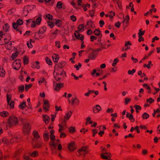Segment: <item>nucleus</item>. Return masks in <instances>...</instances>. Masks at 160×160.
Segmentation results:
<instances>
[{
	"instance_id": "f257e3e1",
	"label": "nucleus",
	"mask_w": 160,
	"mask_h": 160,
	"mask_svg": "<svg viewBox=\"0 0 160 160\" xmlns=\"http://www.w3.org/2000/svg\"><path fill=\"white\" fill-rule=\"evenodd\" d=\"M18 122V118L14 116H9L8 120V123L10 128L17 125Z\"/></svg>"
},
{
	"instance_id": "f03ea898",
	"label": "nucleus",
	"mask_w": 160,
	"mask_h": 160,
	"mask_svg": "<svg viewBox=\"0 0 160 160\" xmlns=\"http://www.w3.org/2000/svg\"><path fill=\"white\" fill-rule=\"evenodd\" d=\"M31 126L28 122L23 124L22 126V132L25 135H28L30 133L31 129Z\"/></svg>"
},
{
	"instance_id": "7ed1b4c3",
	"label": "nucleus",
	"mask_w": 160,
	"mask_h": 160,
	"mask_svg": "<svg viewBox=\"0 0 160 160\" xmlns=\"http://www.w3.org/2000/svg\"><path fill=\"white\" fill-rule=\"evenodd\" d=\"M21 60L19 59H16L13 62L12 66L13 68L16 70H18L21 67Z\"/></svg>"
},
{
	"instance_id": "20e7f679",
	"label": "nucleus",
	"mask_w": 160,
	"mask_h": 160,
	"mask_svg": "<svg viewBox=\"0 0 160 160\" xmlns=\"http://www.w3.org/2000/svg\"><path fill=\"white\" fill-rule=\"evenodd\" d=\"M83 152L84 157H85V154L88 153L89 150L87 147H83L79 149L78 151L77 155L78 156H80L81 155V153Z\"/></svg>"
},
{
	"instance_id": "39448f33",
	"label": "nucleus",
	"mask_w": 160,
	"mask_h": 160,
	"mask_svg": "<svg viewBox=\"0 0 160 160\" xmlns=\"http://www.w3.org/2000/svg\"><path fill=\"white\" fill-rule=\"evenodd\" d=\"M54 72V73H57V74H58V73H60L61 77H62L63 74H64L66 76V72L65 71H63V68L55 67Z\"/></svg>"
},
{
	"instance_id": "423d86ee",
	"label": "nucleus",
	"mask_w": 160,
	"mask_h": 160,
	"mask_svg": "<svg viewBox=\"0 0 160 160\" xmlns=\"http://www.w3.org/2000/svg\"><path fill=\"white\" fill-rule=\"evenodd\" d=\"M92 50V52L89 54L88 56V58H90L91 60L94 59L97 56L98 52H97L95 50H93L91 48H89Z\"/></svg>"
},
{
	"instance_id": "0eeeda50",
	"label": "nucleus",
	"mask_w": 160,
	"mask_h": 160,
	"mask_svg": "<svg viewBox=\"0 0 160 160\" xmlns=\"http://www.w3.org/2000/svg\"><path fill=\"white\" fill-rule=\"evenodd\" d=\"M68 149L70 151H73L77 149V147L74 142H72L68 144Z\"/></svg>"
},
{
	"instance_id": "6e6552de",
	"label": "nucleus",
	"mask_w": 160,
	"mask_h": 160,
	"mask_svg": "<svg viewBox=\"0 0 160 160\" xmlns=\"http://www.w3.org/2000/svg\"><path fill=\"white\" fill-rule=\"evenodd\" d=\"M50 107V104L49 101L47 100L44 101L43 102V109L45 110V111H48L49 110Z\"/></svg>"
},
{
	"instance_id": "1a4fd4ad",
	"label": "nucleus",
	"mask_w": 160,
	"mask_h": 160,
	"mask_svg": "<svg viewBox=\"0 0 160 160\" xmlns=\"http://www.w3.org/2000/svg\"><path fill=\"white\" fill-rule=\"evenodd\" d=\"M77 32H75L74 33V35L75 37L78 39L80 40L81 41H82L84 39V36L83 35L81 34L82 36L80 37V35L79 33H78V34H76Z\"/></svg>"
},
{
	"instance_id": "9d476101",
	"label": "nucleus",
	"mask_w": 160,
	"mask_h": 160,
	"mask_svg": "<svg viewBox=\"0 0 160 160\" xmlns=\"http://www.w3.org/2000/svg\"><path fill=\"white\" fill-rule=\"evenodd\" d=\"M42 116L43 117V121L46 124H48L50 120V117L47 115H43Z\"/></svg>"
},
{
	"instance_id": "9b49d317",
	"label": "nucleus",
	"mask_w": 160,
	"mask_h": 160,
	"mask_svg": "<svg viewBox=\"0 0 160 160\" xmlns=\"http://www.w3.org/2000/svg\"><path fill=\"white\" fill-rule=\"evenodd\" d=\"M63 83H58L56 84L55 88H54V90L57 91H59L60 90V89L62 88L63 87Z\"/></svg>"
},
{
	"instance_id": "f8f14e48",
	"label": "nucleus",
	"mask_w": 160,
	"mask_h": 160,
	"mask_svg": "<svg viewBox=\"0 0 160 160\" xmlns=\"http://www.w3.org/2000/svg\"><path fill=\"white\" fill-rule=\"evenodd\" d=\"M93 109L94 113H96L101 110V108L99 105H96L93 108Z\"/></svg>"
},
{
	"instance_id": "ddd939ff",
	"label": "nucleus",
	"mask_w": 160,
	"mask_h": 160,
	"mask_svg": "<svg viewBox=\"0 0 160 160\" xmlns=\"http://www.w3.org/2000/svg\"><path fill=\"white\" fill-rule=\"evenodd\" d=\"M6 72L3 69V67L2 66H0V77H4L5 76Z\"/></svg>"
},
{
	"instance_id": "4468645a",
	"label": "nucleus",
	"mask_w": 160,
	"mask_h": 160,
	"mask_svg": "<svg viewBox=\"0 0 160 160\" xmlns=\"http://www.w3.org/2000/svg\"><path fill=\"white\" fill-rule=\"evenodd\" d=\"M29 156V153H24L22 156L23 160H33Z\"/></svg>"
},
{
	"instance_id": "2eb2a0df",
	"label": "nucleus",
	"mask_w": 160,
	"mask_h": 160,
	"mask_svg": "<svg viewBox=\"0 0 160 160\" xmlns=\"http://www.w3.org/2000/svg\"><path fill=\"white\" fill-rule=\"evenodd\" d=\"M126 117L129 118V120H131L132 122L135 121V119L133 118V116L132 114H130L128 112H127Z\"/></svg>"
},
{
	"instance_id": "dca6fc26",
	"label": "nucleus",
	"mask_w": 160,
	"mask_h": 160,
	"mask_svg": "<svg viewBox=\"0 0 160 160\" xmlns=\"http://www.w3.org/2000/svg\"><path fill=\"white\" fill-rule=\"evenodd\" d=\"M72 114V112L71 111H69V112H68V113H67L66 114L65 116H64L63 122L65 123V125L66 124V121L65 120V118H66L67 120H68L69 118L70 117H71Z\"/></svg>"
},
{
	"instance_id": "f3484780",
	"label": "nucleus",
	"mask_w": 160,
	"mask_h": 160,
	"mask_svg": "<svg viewBox=\"0 0 160 160\" xmlns=\"http://www.w3.org/2000/svg\"><path fill=\"white\" fill-rule=\"evenodd\" d=\"M52 58L53 61L55 63H57L58 62L59 59V56L58 54H54L52 56Z\"/></svg>"
},
{
	"instance_id": "a211bd4d",
	"label": "nucleus",
	"mask_w": 160,
	"mask_h": 160,
	"mask_svg": "<svg viewBox=\"0 0 160 160\" xmlns=\"http://www.w3.org/2000/svg\"><path fill=\"white\" fill-rule=\"evenodd\" d=\"M4 44L6 45L5 47L7 49L10 50L12 47V43L11 42H9L8 41H5V43L3 44L2 45Z\"/></svg>"
},
{
	"instance_id": "6ab92c4d",
	"label": "nucleus",
	"mask_w": 160,
	"mask_h": 160,
	"mask_svg": "<svg viewBox=\"0 0 160 160\" xmlns=\"http://www.w3.org/2000/svg\"><path fill=\"white\" fill-rule=\"evenodd\" d=\"M29 155L31 157H35L38 156V153L37 151H34L32 152L31 153L29 152Z\"/></svg>"
},
{
	"instance_id": "aec40b11",
	"label": "nucleus",
	"mask_w": 160,
	"mask_h": 160,
	"mask_svg": "<svg viewBox=\"0 0 160 160\" xmlns=\"http://www.w3.org/2000/svg\"><path fill=\"white\" fill-rule=\"evenodd\" d=\"M53 74L54 75V78L56 81H59L61 79L60 73H58V74H57V73H54V72Z\"/></svg>"
},
{
	"instance_id": "412c9836",
	"label": "nucleus",
	"mask_w": 160,
	"mask_h": 160,
	"mask_svg": "<svg viewBox=\"0 0 160 160\" xmlns=\"http://www.w3.org/2000/svg\"><path fill=\"white\" fill-rule=\"evenodd\" d=\"M84 24H80L78 27V30L76 31L75 32H77V33H79V32H80L81 30H83L84 28Z\"/></svg>"
},
{
	"instance_id": "4be33fe9",
	"label": "nucleus",
	"mask_w": 160,
	"mask_h": 160,
	"mask_svg": "<svg viewBox=\"0 0 160 160\" xmlns=\"http://www.w3.org/2000/svg\"><path fill=\"white\" fill-rule=\"evenodd\" d=\"M0 116L3 118L7 117L9 116V113L6 111L2 112H0Z\"/></svg>"
},
{
	"instance_id": "5701e85b",
	"label": "nucleus",
	"mask_w": 160,
	"mask_h": 160,
	"mask_svg": "<svg viewBox=\"0 0 160 160\" xmlns=\"http://www.w3.org/2000/svg\"><path fill=\"white\" fill-rule=\"evenodd\" d=\"M108 153H103L101 154V157L102 159L108 160Z\"/></svg>"
},
{
	"instance_id": "b1692460",
	"label": "nucleus",
	"mask_w": 160,
	"mask_h": 160,
	"mask_svg": "<svg viewBox=\"0 0 160 160\" xmlns=\"http://www.w3.org/2000/svg\"><path fill=\"white\" fill-rule=\"evenodd\" d=\"M26 106V105L25 101H23L21 103L19 106V108L22 109H23Z\"/></svg>"
},
{
	"instance_id": "393cba45",
	"label": "nucleus",
	"mask_w": 160,
	"mask_h": 160,
	"mask_svg": "<svg viewBox=\"0 0 160 160\" xmlns=\"http://www.w3.org/2000/svg\"><path fill=\"white\" fill-rule=\"evenodd\" d=\"M101 32V31L99 29H95L93 32L94 34L97 36H101V34H100Z\"/></svg>"
},
{
	"instance_id": "a878e982",
	"label": "nucleus",
	"mask_w": 160,
	"mask_h": 160,
	"mask_svg": "<svg viewBox=\"0 0 160 160\" xmlns=\"http://www.w3.org/2000/svg\"><path fill=\"white\" fill-rule=\"evenodd\" d=\"M32 134L34 137L37 139L38 138L40 137L38 131H33L32 132Z\"/></svg>"
},
{
	"instance_id": "bb28decb",
	"label": "nucleus",
	"mask_w": 160,
	"mask_h": 160,
	"mask_svg": "<svg viewBox=\"0 0 160 160\" xmlns=\"http://www.w3.org/2000/svg\"><path fill=\"white\" fill-rule=\"evenodd\" d=\"M21 153V151L20 150H18L15 153L14 156H13L14 157L17 158H18V157Z\"/></svg>"
},
{
	"instance_id": "cd10ccee",
	"label": "nucleus",
	"mask_w": 160,
	"mask_h": 160,
	"mask_svg": "<svg viewBox=\"0 0 160 160\" xmlns=\"http://www.w3.org/2000/svg\"><path fill=\"white\" fill-rule=\"evenodd\" d=\"M56 25L60 27L62 25V21L60 19H56V22H55Z\"/></svg>"
},
{
	"instance_id": "c85d7f7f",
	"label": "nucleus",
	"mask_w": 160,
	"mask_h": 160,
	"mask_svg": "<svg viewBox=\"0 0 160 160\" xmlns=\"http://www.w3.org/2000/svg\"><path fill=\"white\" fill-rule=\"evenodd\" d=\"M29 61L28 58L26 56L24 57L23 58V63L24 65L27 64L28 63Z\"/></svg>"
},
{
	"instance_id": "c756f323",
	"label": "nucleus",
	"mask_w": 160,
	"mask_h": 160,
	"mask_svg": "<svg viewBox=\"0 0 160 160\" xmlns=\"http://www.w3.org/2000/svg\"><path fill=\"white\" fill-rule=\"evenodd\" d=\"M42 146V143L41 142H37L33 146V148H38L41 147Z\"/></svg>"
},
{
	"instance_id": "7c9ffc66",
	"label": "nucleus",
	"mask_w": 160,
	"mask_h": 160,
	"mask_svg": "<svg viewBox=\"0 0 160 160\" xmlns=\"http://www.w3.org/2000/svg\"><path fill=\"white\" fill-rule=\"evenodd\" d=\"M43 138L45 141H48L49 139V135L48 133H44L43 134Z\"/></svg>"
},
{
	"instance_id": "2f4dec72",
	"label": "nucleus",
	"mask_w": 160,
	"mask_h": 160,
	"mask_svg": "<svg viewBox=\"0 0 160 160\" xmlns=\"http://www.w3.org/2000/svg\"><path fill=\"white\" fill-rule=\"evenodd\" d=\"M46 28H42L40 29L38 31V32L39 34V33L42 34H43L46 31Z\"/></svg>"
},
{
	"instance_id": "473e14b6",
	"label": "nucleus",
	"mask_w": 160,
	"mask_h": 160,
	"mask_svg": "<svg viewBox=\"0 0 160 160\" xmlns=\"http://www.w3.org/2000/svg\"><path fill=\"white\" fill-rule=\"evenodd\" d=\"M24 87L23 85L18 87V91L19 92H23L24 90Z\"/></svg>"
},
{
	"instance_id": "72a5a7b5",
	"label": "nucleus",
	"mask_w": 160,
	"mask_h": 160,
	"mask_svg": "<svg viewBox=\"0 0 160 160\" xmlns=\"http://www.w3.org/2000/svg\"><path fill=\"white\" fill-rule=\"evenodd\" d=\"M45 60L47 62V63L49 65H52V62L51 60L48 57H46L45 58Z\"/></svg>"
},
{
	"instance_id": "f704fd0d",
	"label": "nucleus",
	"mask_w": 160,
	"mask_h": 160,
	"mask_svg": "<svg viewBox=\"0 0 160 160\" xmlns=\"http://www.w3.org/2000/svg\"><path fill=\"white\" fill-rule=\"evenodd\" d=\"M18 53H19V52H15L13 53L12 54V56L11 57H12V60H13L14 59H15L17 57L18 54Z\"/></svg>"
},
{
	"instance_id": "c9c22d12",
	"label": "nucleus",
	"mask_w": 160,
	"mask_h": 160,
	"mask_svg": "<svg viewBox=\"0 0 160 160\" xmlns=\"http://www.w3.org/2000/svg\"><path fill=\"white\" fill-rule=\"evenodd\" d=\"M62 3L61 2H58L57 4L56 7L58 9H61L62 8Z\"/></svg>"
},
{
	"instance_id": "e433bc0d",
	"label": "nucleus",
	"mask_w": 160,
	"mask_h": 160,
	"mask_svg": "<svg viewBox=\"0 0 160 160\" xmlns=\"http://www.w3.org/2000/svg\"><path fill=\"white\" fill-rule=\"evenodd\" d=\"M75 131V129L74 127H71L69 129V132L70 133H73Z\"/></svg>"
},
{
	"instance_id": "4c0bfd02",
	"label": "nucleus",
	"mask_w": 160,
	"mask_h": 160,
	"mask_svg": "<svg viewBox=\"0 0 160 160\" xmlns=\"http://www.w3.org/2000/svg\"><path fill=\"white\" fill-rule=\"evenodd\" d=\"M17 23L19 26L23 24V21L22 19H19L17 21Z\"/></svg>"
},
{
	"instance_id": "58836bf2",
	"label": "nucleus",
	"mask_w": 160,
	"mask_h": 160,
	"mask_svg": "<svg viewBox=\"0 0 160 160\" xmlns=\"http://www.w3.org/2000/svg\"><path fill=\"white\" fill-rule=\"evenodd\" d=\"M55 67L60 68H63V66H62V62H59L55 65Z\"/></svg>"
},
{
	"instance_id": "ea45409f",
	"label": "nucleus",
	"mask_w": 160,
	"mask_h": 160,
	"mask_svg": "<svg viewBox=\"0 0 160 160\" xmlns=\"http://www.w3.org/2000/svg\"><path fill=\"white\" fill-rule=\"evenodd\" d=\"M149 115L146 112L144 113L142 115L143 119H147L149 118Z\"/></svg>"
},
{
	"instance_id": "a19ab883",
	"label": "nucleus",
	"mask_w": 160,
	"mask_h": 160,
	"mask_svg": "<svg viewBox=\"0 0 160 160\" xmlns=\"http://www.w3.org/2000/svg\"><path fill=\"white\" fill-rule=\"evenodd\" d=\"M47 23L48 25L51 28H52L54 25V23L52 22L48 21L47 22Z\"/></svg>"
},
{
	"instance_id": "79ce46f5",
	"label": "nucleus",
	"mask_w": 160,
	"mask_h": 160,
	"mask_svg": "<svg viewBox=\"0 0 160 160\" xmlns=\"http://www.w3.org/2000/svg\"><path fill=\"white\" fill-rule=\"evenodd\" d=\"M14 102L13 101H11L9 104L10 108L13 109L14 108Z\"/></svg>"
},
{
	"instance_id": "37998d69",
	"label": "nucleus",
	"mask_w": 160,
	"mask_h": 160,
	"mask_svg": "<svg viewBox=\"0 0 160 160\" xmlns=\"http://www.w3.org/2000/svg\"><path fill=\"white\" fill-rule=\"evenodd\" d=\"M12 96L11 95H9L8 94L7 95V99L8 104L10 101L11 100Z\"/></svg>"
},
{
	"instance_id": "c03bdc74",
	"label": "nucleus",
	"mask_w": 160,
	"mask_h": 160,
	"mask_svg": "<svg viewBox=\"0 0 160 160\" xmlns=\"http://www.w3.org/2000/svg\"><path fill=\"white\" fill-rule=\"evenodd\" d=\"M46 17L49 20H52L53 18L52 15H51L50 14H48L46 15Z\"/></svg>"
},
{
	"instance_id": "a18cd8bd",
	"label": "nucleus",
	"mask_w": 160,
	"mask_h": 160,
	"mask_svg": "<svg viewBox=\"0 0 160 160\" xmlns=\"http://www.w3.org/2000/svg\"><path fill=\"white\" fill-rule=\"evenodd\" d=\"M32 84H29L28 85H25V91H27L28 90L32 87Z\"/></svg>"
},
{
	"instance_id": "49530a36",
	"label": "nucleus",
	"mask_w": 160,
	"mask_h": 160,
	"mask_svg": "<svg viewBox=\"0 0 160 160\" xmlns=\"http://www.w3.org/2000/svg\"><path fill=\"white\" fill-rule=\"evenodd\" d=\"M41 21V17H38L36 19V22L37 25H39Z\"/></svg>"
},
{
	"instance_id": "de8ad7c7",
	"label": "nucleus",
	"mask_w": 160,
	"mask_h": 160,
	"mask_svg": "<svg viewBox=\"0 0 160 160\" xmlns=\"http://www.w3.org/2000/svg\"><path fill=\"white\" fill-rule=\"evenodd\" d=\"M18 25L16 22H14L12 23V27L14 29H16L18 28Z\"/></svg>"
},
{
	"instance_id": "09e8293b",
	"label": "nucleus",
	"mask_w": 160,
	"mask_h": 160,
	"mask_svg": "<svg viewBox=\"0 0 160 160\" xmlns=\"http://www.w3.org/2000/svg\"><path fill=\"white\" fill-rule=\"evenodd\" d=\"M145 31H142V29H140L139 30L138 34L139 36H142L145 33Z\"/></svg>"
},
{
	"instance_id": "8fccbe9b",
	"label": "nucleus",
	"mask_w": 160,
	"mask_h": 160,
	"mask_svg": "<svg viewBox=\"0 0 160 160\" xmlns=\"http://www.w3.org/2000/svg\"><path fill=\"white\" fill-rule=\"evenodd\" d=\"M9 28V24L8 23H6L5 25V28H3V29H5L6 32H8V28Z\"/></svg>"
},
{
	"instance_id": "3c124183",
	"label": "nucleus",
	"mask_w": 160,
	"mask_h": 160,
	"mask_svg": "<svg viewBox=\"0 0 160 160\" xmlns=\"http://www.w3.org/2000/svg\"><path fill=\"white\" fill-rule=\"evenodd\" d=\"M19 121L22 122V123L23 124V123H27L28 122L25 119H24L22 118H19Z\"/></svg>"
},
{
	"instance_id": "603ef678",
	"label": "nucleus",
	"mask_w": 160,
	"mask_h": 160,
	"mask_svg": "<svg viewBox=\"0 0 160 160\" xmlns=\"http://www.w3.org/2000/svg\"><path fill=\"white\" fill-rule=\"evenodd\" d=\"M119 60L118 58H115L113 61V62L112 64V66L113 67H114L116 65L117 63L118 62Z\"/></svg>"
},
{
	"instance_id": "864d4df0",
	"label": "nucleus",
	"mask_w": 160,
	"mask_h": 160,
	"mask_svg": "<svg viewBox=\"0 0 160 160\" xmlns=\"http://www.w3.org/2000/svg\"><path fill=\"white\" fill-rule=\"evenodd\" d=\"M154 102V100L152 99V98H150L149 99H147V102H149L150 104Z\"/></svg>"
},
{
	"instance_id": "5fc2aeb1",
	"label": "nucleus",
	"mask_w": 160,
	"mask_h": 160,
	"mask_svg": "<svg viewBox=\"0 0 160 160\" xmlns=\"http://www.w3.org/2000/svg\"><path fill=\"white\" fill-rule=\"evenodd\" d=\"M49 146L51 147H52V146H53L54 147H56V145L55 143L54 142V141H53V140H52V141H51L49 142Z\"/></svg>"
},
{
	"instance_id": "6e6d98bb",
	"label": "nucleus",
	"mask_w": 160,
	"mask_h": 160,
	"mask_svg": "<svg viewBox=\"0 0 160 160\" xmlns=\"http://www.w3.org/2000/svg\"><path fill=\"white\" fill-rule=\"evenodd\" d=\"M136 72V70L133 69L132 71L129 70L128 71V73L129 74L133 75Z\"/></svg>"
},
{
	"instance_id": "4d7b16f0",
	"label": "nucleus",
	"mask_w": 160,
	"mask_h": 160,
	"mask_svg": "<svg viewBox=\"0 0 160 160\" xmlns=\"http://www.w3.org/2000/svg\"><path fill=\"white\" fill-rule=\"evenodd\" d=\"M3 143L8 144L9 143V141L6 138H3L2 140Z\"/></svg>"
},
{
	"instance_id": "13d9d810",
	"label": "nucleus",
	"mask_w": 160,
	"mask_h": 160,
	"mask_svg": "<svg viewBox=\"0 0 160 160\" xmlns=\"http://www.w3.org/2000/svg\"><path fill=\"white\" fill-rule=\"evenodd\" d=\"M75 101H77L78 103L79 102V100H78V99H77L76 98H73L72 99V105H73L74 104Z\"/></svg>"
},
{
	"instance_id": "bf43d9fd",
	"label": "nucleus",
	"mask_w": 160,
	"mask_h": 160,
	"mask_svg": "<svg viewBox=\"0 0 160 160\" xmlns=\"http://www.w3.org/2000/svg\"><path fill=\"white\" fill-rule=\"evenodd\" d=\"M90 41L91 42L97 39V37L94 36H91L90 37Z\"/></svg>"
},
{
	"instance_id": "052dcab7",
	"label": "nucleus",
	"mask_w": 160,
	"mask_h": 160,
	"mask_svg": "<svg viewBox=\"0 0 160 160\" xmlns=\"http://www.w3.org/2000/svg\"><path fill=\"white\" fill-rule=\"evenodd\" d=\"M58 126L59 127V129L58 130V132L60 133H61L62 132V131L63 130V126H62L60 124H58Z\"/></svg>"
},
{
	"instance_id": "680f3d73",
	"label": "nucleus",
	"mask_w": 160,
	"mask_h": 160,
	"mask_svg": "<svg viewBox=\"0 0 160 160\" xmlns=\"http://www.w3.org/2000/svg\"><path fill=\"white\" fill-rule=\"evenodd\" d=\"M94 11L93 10H90L89 11L90 16L91 17H93L94 16Z\"/></svg>"
},
{
	"instance_id": "e2e57ef3",
	"label": "nucleus",
	"mask_w": 160,
	"mask_h": 160,
	"mask_svg": "<svg viewBox=\"0 0 160 160\" xmlns=\"http://www.w3.org/2000/svg\"><path fill=\"white\" fill-rule=\"evenodd\" d=\"M55 45L58 48H60V42L59 41H56L55 42Z\"/></svg>"
},
{
	"instance_id": "0e129e2a",
	"label": "nucleus",
	"mask_w": 160,
	"mask_h": 160,
	"mask_svg": "<svg viewBox=\"0 0 160 160\" xmlns=\"http://www.w3.org/2000/svg\"><path fill=\"white\" fill-rule=\"evenodd\" d=\"M117 3L118 5V8L120 9L122 8V6L121 2L120 1L117 2Z\"/></svg>"
},
{
	"instance_id": "69168bd1",
	"label": "nucleus",
	"mask_w": 160,
	"mask_h": 160,
	"mask_svg": "<svg viewBox=\"0 0 160 160\" xmlns=\"http://www.w3.org/2000/svg\"><path fill=\"white\" fill-rule=\"evenodd\" d=\"M129 20V16L128 15H127L125 17V19L123 21V22L125 21L127 23H128Z\"/></svg>"
},
{
	"instance_id": "338daca9",
	"label": "nucleus",
	"mask_w": 160,
	"mask_h": 160,
	"mask_svg": "<svg viewBox=\"0 0 160 160\" xmlns=\"http://www.w3.org/2000/svg\"><path fill=\"white\" fill-rule=\"evenodd\" d=\"M131 101V99L129 98H126L125 99V104H128V102Z\"/></svg>"
},
{
	"instance_id": "774afa93",
	"label": "nucleus",
	"mask_w": 160,
	"mask_h": 160,
	"mask_svg": "<svg viewBox=\"0 0 160 160\" xmlns=\"http://www.w3.org/2000/svg\"><path fill=\"white\" fill-rule=\"evenodd\" d=\"M70 18L71 20L73 22H75L76 20V18L74 15H72L70 16Z\"/></svg>"
}]
</instances>
